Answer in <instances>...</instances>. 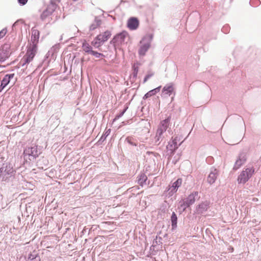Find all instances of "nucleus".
Wrapping results in <instances>:
<instances>
[{
    "label": "nucleus",
    "instance_id": "f257e3e1",
    "mask_svg": "<svg viewBox=\"0 0 261 261\" xmlns=\"http://www.w3.org/2000/svg\"><path fill=\"white\" fill-rule=\"evenodd\" d=\"M153 35L151 33L146 34L141 39L139 44L138 53L140 56H144L150 47Z\"/></svg>",
    "mask_w": 261,
    "mask_h": 261
},
{
    "label": "nucleus",
    "instance_id": "f03ea898",
    "mask_svg": "<svg viewBox=\"0 0 261 261\" xmlns=\"http://www.w3.org/2000/svg\"><path fill=\"white\" fill-rule=\"evenodd\" d=\"M111 35L110 31H106L97 35L92 41L91 44L95 48H99L111 37Z\"/></svg>",
    "mask_w": 261,
    "mask_h": 261
},
{
    "label": "nucleus",
    "instance_id": "7ed1b4c3",
    "mask_svg": "<svg viewBox=\"0 0 261 261\" xmlns=\"http://www.w3.org/2000/svg\"><path fill=\"white\" fill-rule=\"evenodd\" d=\"M254 173V168L253 167L246 168L243 170L238 176V181L239 184H244L252 176Z\"/></svg>",
    "mask_w": 261,
    "mask_h": 261
},
{
    "label": "nucleus",
    "instance_id": "20e7f679",
    "mask_svg": "<svg viewBox=\"0 0 261 261\" xmlns=\"http://www.w3.org/2000/svg\"><path fill=\"white\" fill-rule=\"evenodd\" d=\"M61 2V0H50L46 9L43 12L41 15L42 19H45L50 15L57 8L58 5Z\"/></svg>",
    "mask_w": 261,
    "mask_h": 261
},
{
    "label": "nucleus",
    "instance_id": "39448f33",
    "mask_svg": "<svg viewBox=\"0 0 261 261\" xmlns=\"http://www.w3.org/2000/svg\"><path fill=\"white\" fill-rule=\"evenodd\" d=\"M37 52V46L33 45L28 48L25 55L23 57L22 61H24L22 65L28 64L32 61Z\"/></svg>",
    "mask_w": 261,
    "mask_h": 261
},
{
    "label": "nucleus",
    "instance_id": "423d86ee",
    "mask_svg": "<svg viewBox=\"0 0 261 261\" xmlns=\"http://www.w3.org/2000/svg\"><path fill=\"white\" fill-rule=\"evenodd\" d=\"M174 88L172 84H167L164 86V99L166 95L169 96V98L166 99L167 102H171L174 98L175 95Z\"/></svg>",
    "mask_w": 261,
    "mask_h": 261
},
{
    "label": "nucleus",
    "instance_id": "0eeeda50",
    "mask_svg": "<svg viewBox=\"0 0 261 261\" xmlns=\"http://www.w3.org/2000/svg\"><path fill=\"white\" fill-rule=\"evenodd\" d=\"M200 196L198 192L192 193L184 201V204L187 207L193 204L196 200L199 199Z\"/></svg>",
    "mask_w": 261,
    "mask_h": 261
},
{
    "label": "nucleus",
    "instance_id": "6e6552de",
    "mask_svg": "<svg viewBox=\"0 0 261 261\" xmlns=\"http://www.w3.org/2000/svg\"><path fill=\"white\" fill-rule=\"evenodd\" d=\"M181 179L178 178L171 186H169L167 192L169 197L172 196L177 191L178 188L181 185Z\"/></svg>",
    "mask_w": 261,
    "mask_h": 261
},
{
    "label": "nucleus",
    "instance_id": "1a4fd4ad",
    "mask_svg": "<svg viewBox=\"0 0 261 261\" xmlns=\"http://www.w3.org/2000/svg\"><path fill=\"white\" fill-rule=\"evenodd\" d=\"M246 159V153L245 152H241L235 162L233 169L235 170L239 169L243 164L245 163Z\"/></svg>",
    "mask_w": 261,
    "mask_h": 261
},
{
    "label": "nucleus",
    "instance_id": "9d476101",
    "mask_svg": "<svg viewBox=\"0 0 261 261\" xmlns=\"http://www.w3.org/2000/svg\"><path fill=\"white\" fill-rule=\"evenodd\" d=\"M139 26V19L134 17L129 18L127 22V27L130 30H135L138 28Z\"/></svg>",
    "mask_w": 261,
    "mask_h": 261
},
{
    "label": "nucleus",
    "instance_id": "9b49d317",
    "mask_svg": "<svg viewBox=\"0 0 261 261\" xmlns=\"http://www.w3.org/2000/svg\"><path fill=\"white\" fill-rule=\"evenodd\" d=\"M210 202L207 201L202 202L196 208L195 213L201 214L206 212L209 207Z\"/></svg>",
    "mask_w": 261,
    "mask_h": 261
},
{
    "label": "nucleus",
    "instance_id": "f8f14e48",
    "mask_svg": "<svg viewBox=\"0 0 261 261\" xmlns=\"http://www.w3.org/2000/svg\"><path fill=\"white\" fill-rule=\"evenodd\" d=\"M218 174L219 172L218 170L215 168H212L207 178V182L211 185L214 184L215 182Z\"/></svg>",
    "mask_w": 261,
    "mask_h": 261
},
{
    "label": "nucleus",
    "instance_id": "ddd939ff",
    "mask_svg": "<svg viewBox=\"0 0 261 261\" xmlns=\"http://www.w3.org/2000/svg\"><path fill=\"white\" fill-rule=\"evenodd\" d=\"M128 36V33L126 31H123L117 35H116L113 39L114 43H117L118 44L122 43L126 37Z\"/></svg>",
    "mask_w": 261,
    "mask_h": 261
},
{
    "label": "nucleus",
    "instance_id": "4468645a",
    "mask_svg": "<svg viewBox=\"0 0 261 261\" xmlns=\"http://www.w3.org/2000/svg\"><path fill=\"white\" fill-rule=\"evenodd\" d=\"M9 48L3 46L0 49V63L6 61L10 56Z\"/></svg>",
    "mask_w": 261,
    "mask_h": 261
},
{
    "label": "nucleus",
    "instance_id": "2eb2a0df",
    "mask_svg": "<svg viewBox=\"0 0 261 261\" xmlns=\"http://www.w3.org/2000/svg\"><path fill=\"white\" fill-rule=\"evenodd\" d=\"M14 74H6L4 77L3 78V80L1 82V87L2 88V89H3L6 86H7L9 83H10V80L11 79H13L14 77Z\"/></svg>",
    "mask_w": 261,
    "mask_h": 261
},
{
    "label": "nucleus",
    "instance_id": "dca6fc26",
    "mask_svg": "<svg viewBox=\"0 0 261 261\" xmlns=\"http://www.w3.org/2000/svg\"><path fill=\"white\" fill-rule=\"evenodd\" d=\"M24 152L29 155L32 156L34 158H36L38 156L37 150L36 147L29 148L24 151Z\"/></svg>",
    "mask_w": 261,
    "mask_h": 261
},
{
    "label": "nucleus",
    "instance_id": "f3484780",
    "mask_svg": "<svg viewBox=\"0 0 261 261\" xmlns=\"http://www.w3.org/2000/svg\"><path fill=\"white\" fill-rule=\"evenodd\" d=\"M178 145L177 143L175 142V141L173 140L171 142L169 143L168 145L167 146V149L168 150L172 151L175 149L177 148Z\"/></svg>",
    "mask_w": 261,
    "mask_h": 261
},
{
    "label": "nucleus",
    "instance_id": "a211bd4d",
    "mask_svg": "<svg viewBox=\"0 0 261 261\" xmlns=\"http://www.w3.org/2000/svg\"><path fill=\"white\" fill-rule=\"evenodd\" d=\"M82 48L83 50L89 54H91L92 50V47L87 42H85L83 43Z\"/></svg>",
    "mask_w": 261,
    "mask_h": 261
},
{
    "label": "nucleus",
    "instance_id": "6ab92c4d",
    "mask_svg": "<svg viewBox=\"0 0 261 261\" xmlns=\"http://www.w3.org/2000/svg\"><path fill=\"white\" fill-rule=\"evenodd\" d=\"M160 88H161V86L157 88H155L154 89L149 91L148 92H147L144 95V98H147L154 95L157 92V91H159V89Z\"/></svg>",
    "mask_w": 261,
    "mask_h": 261
},
{
    "label": "nucleus",
    "instance_id": "aec40b11",
    "mask_svg": "<svg viewBox=\"0 0 261 261\" xmlns=\"http://www.w3.org/2000/svg\"><path fill=\"white\" fill-rule=\"evenodd\" d=\"M177 218L174 212L172 213V216L171 217V221L172 223V228H174L177 226Z\"/></svg>",
    "mask_w": 261,
    "mask_h": 261
},
{
    "label": "nucleus",
    "instance_id": "412c9836",
    "mask_svg": "<svg viewBox=\"0 0 261 261\" xmlns=\"http://www.w3.org/2000/svg\"><path fill=\"white\" fill-rule=\"evenodd\" d=\"M147 176L144 174H141L138 179V184L143 187L144 184L147 180Z\"/></svg>",
    "mask_w": 261,
    "mask_h": 261
},
{
    "label": "nucleus",
    "instance_id": "4be33fe9",
    "mask_svg": "<svg viewBox=\"0 0 261 261\" xmlns=\"http://www.w3.org/2000/svg\"><path fill=\"white\" fill-rule=\"evenodd\" d=\"M90 54L95 56L96 58H97L104 56L102 54L98 53V52L94 51V50L91 51V53Z\"/></svg>",
    "mask_w": 261,
    "mask_h": 261
},
{
    "label": "nucleus",
    "instance_id": "5701e85b",
    "mask_svg": "<svg viewBox=\"0 0 261 261\" xmlns=\"http://www.w3.org/2000/svg\"><path fill=\"white\" fill-rule=\"evenodd\" d=\"M8 30L6 28H4L0 31V39L3 38L7 33Z\"/></svg>",
    "mask_w": 261,
    "mask_h": 261
},
{
    "label": "nucleus",
    "instance_id": "b1692460",
    "mask_svg": "<svg viewBox=\"0 0 261 261\" xmlns=\"http://www.w3.org/2000/svg\"><path fill=\"white\" fill-rule=\"evenodd\" d=\"M169 118L164 120V132H166L167 130V128L169 127Z\"/></svg>",
    "mask_w": 261,
    "mask_h": 261
},
{
    "label": "nucleus",
    "instance_id": "393cba45",
    "mask_svg": "<svg viewBox=\"0 0 261 261\" xmlns=\"http://www.w3.org/2000/svg\"><path fill=\"white\" fill-rule=\"evenodd\" d=\"M162 134H163V129L162 128V127L161 126L157 130L156 136H158L159 137H160L162 136Z\"/></svg>",
    "mask_w": 261,
    "mask_h": 261
},
{
    "label": "nucleus",
    "instance_id": "a878e982",
    "mask_svg": "<svg viewBox=\"0 0 261 261\" xmlns=\"http://www.w3.org/2000/svg\"><path fill=\"white\" fill-rule=\"evenodd\" d=\"M153 74L152 73H148L147 75H146L144 79V83L147 82L151 77L153 76Z\"/></svg>",
    "mask_w": 261,
    "mask_h": 261
},
{
    "label": "nucleus",
    "instance_id": "bb28decb",
    "mask_svg": "<svg viewBox=\"0 0 261 261\" xmlns=\"http://www.w3.org/2000/svg\"><path fill=\"white\" fill-rule=\"evenodd\" d=\"M33 34L38 38L39 36V32L38 30H33Z\"/></svg>",
    "mask_w": 261,
    "mask_h": 261
},
{
    "label": "nucleus",
    "instance_id": "cd10ccee",
    "mask_svg": "<svg viewBox=\"0 0 261 261\" xmlns=\"http://www.w3.org/2000/svg\"><path fill=\"white\" fill-rule=\"evenodd\" d=\"M28 1V0H18V3L21 5H24Z\"/></svg>",
    "mask_w": 261,
    "mask_h": 261
},
{
    "label": "nucleus",
    "instance_id": "c85d7f7f",
    "mask_svg": "<svg viewBox=\"0 0 261 261\" xmlns=\"http://www.w3.org/2000/svg\"><path fill=\"white\" fill-rule=\"evenodd\" d=\"M127 142H128L129 143H130V144H132V145H134V144H133V143L132 142V141H131V138H127Z\"/></svg>",
    "mask_w": 261,
    "mask_h": 261
},
{
    "label": "nucleus",
    "instance_id": "c756f323",
    "mask_svg": "<svg viewBox=\"0 0 261 261\" xmlns=\"http://www.w3.org/2000/svg\"><path fill=\"white\" fill-rule=\"evenodd\" d=\"M95 29V27L94 26H93V25H91L90 27V30H94Z\"/></svg>",
    "mask_w": 261,
    "mask_h": 261
},
{
    "label": "nucleus",
    "instance_id": "7c9ffc66",
    "mask_svg": "<svg viewBox=\"0 0 261 261\" xmlns=\"http://www.w3.org/2000/svg\"><path fill=\"white\" fill-rule=\"evenodd\" d=\"M170 128H169V129L168 130V132H169V134L170 133V132H172L171 130H170Z\"/></svg>",
    "mask_w": 261,
    "mask_h": 261
}]
</instances>
